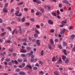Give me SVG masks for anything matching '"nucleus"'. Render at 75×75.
<instances>
[{
    "label": "nucleus",
    "mask_w": 75,
    "mask_h": 75,
    "mask_svg": "<svg viewBox=\"0 0 75 75\" xmlns=\"http://www.w3.org/2000/svg\"><path fill=\"white\" fill-rule=\"evenodd\" d=\"M16 71L17 72H20V69L17 68L16 69Z\"/></svg>",
    "instance_id": "e433bc0d"
},
{
    "label": "nucleus",
    "mask_w": 75,
    "mask_h": 75,
    "mask_svg": "<svg viewBox=\"0 0 75 75\" xmlns=\"http://www.w3.org/2000/svg\"><path fill=\"white\" fill-rule=\"evenodd\" d=\"M31 13H34V10L33 9H31Z\"/></svg>",
    "instance_id": "338daca9"
},
{
    "label": "nucleus",
    "mask_w": 75,
    "mask_h": 75,
    "mask_svg": "<svg viewBox=\"0 0 75 75\" xmlns=\"http://www.w3.org/2000/svg\"><path fill=\"white\" fill-rule=\"evenodd\" d=\"M28 54L29 55V56H30V55H32L33 54V51H31L30 53H28Z\"/></svg>",
    "instance_id": "ddd939ff"
},
{
    "label": "nucleus",
    "mask_w": 75,
    "mask_h": 75,
    "mask_svg": "<svg viewBox=\"0 0 75 75\" xmlns=\"http://www.w3.org/2000/svg\"><path fill=\"white\" fill-rule=\"evenodd\" d=\"M6 43H10V40H8L6 41Z\"/></svg>",
    "instance_id": "0e129e2a"
},
{
    "label": "nucleus",
    "mask_w": 75,
    "mask_h": 75,
    "mask_svg": "<svg viewBox=\"0 0 75 75\" xmlns=\"http://www.w3.org/2000/svg\"><path fill=\"white\" fill-rule=\"evenodd\" d=\"M23 4V2H21V3H20L18 4V6H20V5H22Z\"/></svg>",
    "instance_id": "49530a36"
},
{
    "label": "nucleus",
    "mask_w": 75,
    "mask_h": 75,
    "mask_svg": "<svg viewBox=\"0 0 75 75\" xmlns=\"http://www.w3.org/2000/svg\"><path fill=\"white\" fill-rule=\"evenodd\" d=\"M27 39L25 38L22 39V40L24 42H25V41H27Z\"/></svg>",
    "instance_id": "864d4df0"
},
{
    "label": "nucleus",
    "mask_w": 75,
    "mask_h": 75,
    "mask_svg": "<svg viewBox=\"0 0 75 75\" xmlns=\"http://www.w3.org/2000/svg\"><path fill=\"white\" fill-rule=\"evenodd\" d=\"M65 31H66V29H64L62 30L61 32H60V34H61V35H62V33H63V34H64V33H65Z\"/></svg>",
    "instance_id": "7ed1b4c3"
},
{
    "label": "nucleus",
    "mask_w": 75,
    "mask_h": 75,
    "mask_svg": "<svg viewBox=\"0 0 75 75\" xmlns=\"http://www.w3.org/2000/svg\"><path fill=\"white\" fill-rule=\"evenodd\" d=\"M36 27L37 28H40V26L39 25H36Z\"/></svg>",
    "instance_id": "a19ab883"
},
{
    "label": "nucleus",
    "mask_w": 75,
    "mask_h": 75,
    "mask_svg": "<svg viewBox=\"0 0 75 75\" xmlns=\"http://www.w3.org/2000/svg\"><path fill=\"white\" fill-rule=\"evenodd\" d=\"M62 59H63V61H65L66 59V57H65V56H62Z\"/></svg>",
    "instance_id": "423d86ee"
},
{
    "label": "nucleus",
    "mask_w": 75,
    "mask_h": 75,
    "mask_svg": "<svg viewBox=\"0 0 75 75\" xmlns=\"http://www.w3.org/2000/svg\"><path fill=\"white\" fill-rule=\"evenodd\" d=\"M34 37H36V38H37V37H38V34L37 33H35L34 35Z\"/></svg>",
    "instance_id": "c756f323"
},
{
    "label": "nucleus",
    "mask_w": 75,
    "mask_h": 75,
    "mask_svg": "<svg viewBox=\"0 0 75 75\" xmlns=\"http://www.w3.org/2000/svg\"><path fill=\"white\" fill-rule=\"evenodd\" d=\"M44 52V50H42L41 53V55H42H42H44V52Z\"/></svg>",
    "instance_id": "c85d7f7f"
},
{
    "label": "nucleus",
    "mask_w": 75,
    "mask_h": 75,
    "mask_svg": "<svg viewBox=\"0 0 75 75\" xmlns=\"http://www.w3.org/2000/svg\"><path fill=\"white\" fill-rule=\"evenodd\" d=\"M59 69L60 71H62L63 70V68L62 67H60L59 68Z\"/></svg>",
    "instance_id": "5fc2aeb1"
},
{
    "label": "nucleus",
    "mask_w": 75,
    "mask_h": 75,
    "mask_svg": "<svg viewBox=\"0 0 75 75\" xmlns=\"http://www.w3.org/2000/svg\"><path fill=\"white\" fill-rule=\"evenodd\" d=\"M40 14V13L38 12H36V16H38V15H39Z\"/></svg>",
    "instance_id": "13d9d810"
},
{
    "label": "nucleus",
    "mask_w": 75,
    "mask_h": 75,
    "mask_svg": "<svg viewBox=\"0 0 75 75\" xmlns=\"http://www.w3.org/2000/svg\"><path fill=\"white\" fill-rule=\"evenodd\" d=\"M16 55H17V53H14L13 54V56H14V57H16Z\"/></svg>",
    "instance_id": "e2e57ef3"
},
{
    "label": "nucleus",
    "mask_w": 75,
    "mask_h": 75,
    "mask_svg": "<svg viewBox=\"0 0 75 75\" xmlns=\"http://www.w3.org/2000/svg\"><path fill=\"white\" fill-rule=\"evenodd\" d=\"M50 32L51 33H54V30H52V29H51L50 31Z\"/></svg>",
    "instance_id": "09e8293b"
},
{
    "label": "nucleus",
    "mask_w": 75,
    "mask_h": 75,
    "mask_svg": "<svg viewBox=\"0 0 75 75\" xmlns=\"http://www.w3.org/2000/svg\"><path fill=\"white\" fill-rule=\"evenodd\" d=\"M47 7L48 8V9L49 10H51V6L49 5H48L47 6Z\"/></svg>",
    "instance_id": "58836bf2"
},
{
    "label": "nucleus",
    "mask_w": 75,
    "mask_h": 75,
    "mask_svg": "<svg viewBox=\"0 0 75 75\" xmlns=\"http://www.w3.org/2000/svg\"><path fill=\"white\" fill-rule=\"evenodd\" d=\"M7 6H8V3H7L6 4H5V7H7Z\"/></svg>",
    "instance_id": "3c124183"
},
{
    "label": "nucleus",
    "mask_w": 75,
    "mask_h": 75,
    "mask_svg": "<svg viewBox=\"0 0 75 75\" xmlns=\"http://www.w3.org/2000/svg\"><path fill=\"white\" fill-rule=\"evenodd\" d=\"M57 13L58 15H59V14H60V12H59V10H57Z\"/></svg>",
    "instance_id": "a18cd8bd"
},
{
    "label": "nucleus",
    "mask_w": 75,
    "mask_h": 75,
    "mask_svg": "<svg viewBox=\"0 0 75 75\" xmlns=\"http://www.w3.org/2000/svg\"><path fill=\"white\" fill-rule=\"evenodd\" d=\"M66 23H67V21H66V20L62 21V25H61L60 27H63V26H64V25H65Z\"/></svg>",
    "instance_id": "f257e3e1"
},
{
    "label": "nucleus",
    "mask_w": 75,
    "mask_h": 75,
    "mask_svg": "<svg viewBox=\"0 0 75 75\" xmlns=\"http://www.w3.org/2000/svg\"><path fill=\"white\" fill-rule=\"evenodd\" d=\"M72 28H73L72 26H70L69 27V30H72Z\"/></svg>",
    "instance_id": "052dcab7"
},
{
    "label": "nucleus",
    "mask_w": 75,
    "mask_h": 75,
    "mask_svg": "<svg viewBox=\"0 0 75 75\" xmlns=\"http://www.w3.org/2000/svg\"><path fill=\"white\" fill-rule=\"evenodd\" d=\"M58 47L60 49H61L62 48V47L61 45H58Z\"/></svg>",
    "instance_id": "412c9836"
},
{
    "label": "nucleus",
    "mask_w": 75,
    "mask_h": 75,
    "mask_svg": "<svg viewBox=\"0 0 75 75\" xmlns=\"http://www.w3.org/2000/svg\"><path fill=\"white\" fill-rule=\"evenodd\" d=\"M35 32L37 34H40V32L37 30H35Z\"/></svg>",
    "instance_id": "a211bd4d"
},
{
    "label": "nucleus",
    "mask_w": 75,
    "mask_h": 75,
    "mask_svg": "<svg viewBox=\"0 0 75 75\" xmlns=\"http://www.w3.org/2000/svg\"><path fill=\"white\" fill-rule=\"evenodd\" d=\"M18 20L19 21H21V18H18Z\"/></svg>",
    "instance_id": "680f3d73"
},
{
    "label": "nucleus",
    "mask_w": 75,
    "mask_h": 75,
    "mask_svg": "<svg viewBox=\"0 0 75 75\" xmlns=\"http://www.w3.org/2000/svg\"><path fill=\"white\" fill-rule=\"evenodd\" d=\"M19 13V11H18L15 13V15L16 16H17L18 15Z\"/></svg>",
    "instance_id": "aec40b11"
},
{
    "label": "nucleus",
    "mask_w": 75,
    "mask_h": 75,
    "mask_svg": "<svg viewBox=\"0 0 75 75\" xmlns=\"http://www.w3.org/2000/svg\"><path fill=\"white\" fill-rule=\"evenodd\" d=\"M30 20L31 21H32V22H34V21H35V20L33 18H31Z\"/></svg>",
    "instance_id": "37998d69"
},
{
    "label": "nucleus",
    "mask_w": 75,
    "mask_h": 75,
    "mask_svg": "<svg viewBox=\"0 0 75 75\" xmlns=\"http://www.w3.org/2000/svg\"><path fill=\"white\" fill-rule=\"evenodd\" d=\"M21 56L22 57H26V55L24 54H21Z\"/></svg>",
    "instance_id": "dca6fc26"
},
{
    "label": "nucleus",
    "mask_w": 75,
    "mask_h": 75,
    "mask_svg": "<svg viewBox=\"0 0 75 75\" xmlns=\"http://www.w3.org/2000/svg\"><path fill=\"white\" fill-rule=\"evenodd\" d=\"M48 23L51 25H52V24H53V22H52V21H51V20H49L48 21Z\"/></svg>",
    "instance_id": "39448f33"
},
{
    "label": "nucleus",
    "mask_w": 75,
    "mask_h": 75,
    "mask_svg": "<svg viewBox=\"0 0 75 75\" xmlns=\"http://www.w3.org/2000/svg\"><path fill=\"white\" fill-rule=\"evenodd\" d=\"M33 70L36 71V70H37V67H34L33 68Z\"/></svg>",
    "instance_id": "c9c22d12"
},
{
    "label": "nucleus",
    "mask_w": 75,
    "mask_h": 75,
    "mask_svg": "<svg viewBox=\"0 0 75 75\" xmlns=\"http://www.w3.org/2000/svg\"><path fill=\"white\" fill-rule=\"evenodd\" d=\"M52 14L53 16H54V17L56 16V13L54 12H52Z\"/></svg>",
    "instance_id": "4be33fe9"
},
{
    "label": "nucleus",
    "mask_w": 75,
    "mask_h": 75,
    "mask_svg": "<svg viewBox=\"0 0 75 75\" xmlns=\"http://www.w3.org/2000/svg\"><path fill=\"white\" fill-rule=\"evenodd\" d=\"M36 3H37V4H41V1H36Z\"/></svg>",
    "instance_id": "72a5a7b5"
},
{
    "label": "nucleus",
    "mask_w": 75,
    "mask_h": 75,
    "mask_svg": "<svg viewBox=\"0 0 75 75\" xmlns=\"http://www.w3.org/2000/svg\"><path fill=\"white\" fill-rule=\"evenodd\" d=\"M21 52L22 53H25V52H27V51L25 50L21 49L20 50Z\"/></svg>",
    "instance_id": "20e7f679"
},
{
    "label": "nucleus",
    "mask_w": 75,
    "mask_h": 75,
    "mask_svg": "<svg viewBox=\"0 0 75 75\" xmlns=\"http://www.w3.org/2000/svg\"><path fill=\"white\" fill-rule=\"evenodd\" d=\"M22 16V14L21 13H19L18 15L17 16L18 17H21Z\"/></svg>",
    "instance_id": "603ef678"
},
{
    "label": "nucleus",
    "mask_w": 75,
    "mask_h": 75,
    "mask_svg": "<svg viewBox=\"0 0 75 75\" xmlns=\"http://www.w3.org/2000/svg\"><path fill=\"white\" fill-rule=\"evenodd\" d=\"M24 10L25 11H28V8H24Z\"/></svg>",
    "instance_id": "8fccbe9b"
},
{
    "label": "nucleus",
    "mask_w": 75,
    "mask_h": 75,
    "mask_svg": "<svg viewBox=\"0 0 75 75\" xmlns=\"http://www.w3.org/2000/svg\"><path fill=\"white\" fill-rule=\"evenodd\" d=\"M3 11L4 13H7V10L6 9L4 8L3 10Z\"/></svg>",
    "instance_id": "b1692460"
},
{
    "label": "nucleus",
    "mask_w": 75,
    "mask_h": 75,
    "mask_svg": "<svg viewBox=\"0 0 75 75\" xmlns=\"http://www.w3.org/2000/svg\"><path fill=\"white\" fill-rule=\"evenodd\" d=\"M48 47H49V49H50V50H51V48H52V47L50 45H49Z\"/></svg>",
    "instance_id": "79ce46f5"
},
{
    "label": "nucleus",
    "mask_w": 75,
    "mask_h": 75,
    "mask_svg": "<svg viewBox=\"0 0 75 75\" xmlns=\"http://www.w3.org/2000/svg\"><path fill=\"white\" fill-rule=\"evenodd\" d=\"M67 45V43L66 42H63V47H65V46H66Z\"/></svg>",
    "instance_id": "1a4fd4ad"
},
{
    "label": "nucleus",
    "mask_w": 75,
    "mask_h": 75,
    "mask_svg": "<svg viewBox=\"0 0 75 75\" xmlns=\"http://www.w3.org/2000/svg\"><path fill=\"white\" fill-rule=\"evenodd\" d=\"M9 51H10V52H13L14 51V50H13L12 49H11L9 50Z\"/></svg>",
    "instance_id": "5701e85b"
},
{
    "label": "nucleus",
    "mask_w": 75,
    "mask_h": 75,
    "mask_svg": "<svg viewBox=\"0 0 75 75\" xmlns=\"http://www.w3.org/2000/svg\"><path fill=\"white\" fill-rule=\"evenodd\" d=\"M58 62H59L60 63H61L62 62V60L61 58L59 59Z\"/></svg>",
    "instance_id": "4c0bfd02"
},
{
    "label": "nucleus",
    "mask_w": 75,
    "mask_h": 75,
    "mask_svg": "<svg viewBox=\"0 0 75 75\" xmlns=\"http://www.w3.org/2000/svg\"><path fill=\"white\" fill-rule=\"evenodd\" d=\"M23 68H24V67L25 66V63H23L21 64Z\"/></svg>",
    "instance_id": "473e14b6"
},
{
    "label": "nucleus",
    "mask_w": 75,
    "mask_h": 75,
    "mask_svg": "<svg viewBox=\"0 0 75 75\" xmlns=\"http://www.w3.org/2000/svg\"><path fill=\"white\" fill-rule=\"evenodd\" d=\"M40 10L42 12V13H44V9H42V8L40 7Z\"/></svg>",
    "instance_id": "f8f14e48"
},
{
    "label": "nucleus",
    "mask_w": 75,
    "mask_h": 75,
    "mask_svg": "<svg viewBox=\"0 0 75 75\" xmlns=\"http://www.w3.org/2000/svg\"><path fill=\"white\" fill-rule=\"evenodd\" d=\"M31 48L29 47H27V50L28 51H30L31 50Z\"/></svg>",
    "instance_id": "6ab92c4d"
},
{
    "label": "nucleus",
    "mask_w": 75,
    "mask_h": 75,
    "mask_svg": "<svg viewBox=\"0 0 75 75\" xmlns=\"http://www.w3.org/2000/svg\"><path fill=\"white\" fill-rule=\"evenodd\" d=\"M15 31L16 34H18V31H17V30L16 29L15 30Z\"/></svg>",
    "instance_id": "69168bd1"
},
{
    "label": "nucleus",
    "mask_w": 75,
    "mask_h": 75,
    "mask_svg": "<svg viewBox=\"0 0 75 75\" xmlns=\"http://www.w3.org/2000/svg\"><path fill=\"white\" fill-rule=\"evenodd\" d=\"M69 60L68 59H67L66 61L65 62V64H68V62H69Z\"/></svg>",
    "instance_id": "f3484780"
},
{
    "label": "nucleus",
    "mask_w": 75,
    "mask_h": 75,
    "mask_svg": "<svg viewBox=\"0 0 75 75\" xmlns=\"http://www.w3.org/2000/svg\"><path fill=\"white\" fill-rule=\"evenodd\" d=\"M50 41L51 43L52 44H54V41H53V40L51 39Z\"/></svg>",
    "instance_id": "a878e982"
},
{
    "label": "nucleus",
    "mask_w": 75,
    "mask_h": 75,
    "mask_svg": "<svg viewBox=\"0 0 75 75\" xmlns=\"http://www.w3.org/2000/svg\"><path fill=\"white\" fill-rule=\"evenodd\" d=\"M26 67H28V68H29L30 69H32V67H31V66H30L28 65L26 66Z\"/></svg>",
    "instance_id": "cd10ccee"
},
{
    "label": "nucleus",
    "mask_w": 75,
    "mask_h": 75,
    "mask_svg": "<svg viewBox=\"0 0 75 75\" xmlns=\"http://www.w3.org/2000/svg\"><path fill=\"white\" fill-rule=\"evenodd\" d=\"M6 54V52H4L3 53H1V55H5V54Z\"/></svg>",
    "instance_id": "f704fd0d"
},
{
    "label": "nucleus",
    "mask_w": 75,
    "mask_h": 75,
    "mask_svg": "<svg viewBox=\"0 0 75 75\" xmlns=\"http://www.w3.org/2000/svg\"><path fill=\"white\" fill-rule=\"evenodd\" d=\"M6 34V32H5L4 33H2L1 34V36H4Z\"/></svg>",
    "instance_id": "4468645a"
},
{
    "label": "nucleus",
    "mask_w": 75,
    "mask_h": 75,
    "mask_svg": "<svg viewBox=\"0 0 75 75\" xmlns=\"http://www.w3.org/2000/svg\"><path fill=\"white\" fill-rule=\"evenodd\" d=\"M13 11H14V9L13 8H12L11 10V11L10 12V14H12V13H13Z\"/></svg>",
    "instance_id": "7c9ffc66"
},
{
    "label": "nucleus",
    "mask_w": 75,
    "mask_h": 75,
    "mask_svg": "<svg viewBox=\"0 0 75 75\" xmlns=\"http://www.w3.org/2000/svg\"><path fill=\"white\" fill-rule=\"evenodd\" d=\"M74 37L75 35H73L71 36L70 37L71 38H72V39H74Z\"/></svg>",
    "instance_id": "393cba45"
},
{
    "label": "nucleus",
    "mask_w": 75,
    "mask_h": 75,
    "mask_svg": "<svg viewBox=\"0 0 75 75\" xmlns=\"http://www.w3.org/2000/svg\"><path fill=\"white\" fill-rule=\"evenodd\" d=\"M54 42H58V39H56L54 40Z\"/></svg>",
    "instance_id": "6e6d98bb"
},
{
    "label": "nucleus",
    "mask_w": 75,
    "mask_h": 75,
    "mask_svg": "<svg viewBox=\"0 0 75 75\" xmlns=\"http://www.w3.org/2000/svg\"><path fill=\"white\" fill-rule=\"evenodd\" d=\"M17 61L19 62H21L23 61V60L21 59H18Z\"/></svg>",
    "instance_id": "9b49d317"
},
{
    "label": "nucleus",
    "mask_w": 75,
    "mask_h": 75,
    "mask_svg": "<svg viewBox=\"0 0 75 75\" xmlns=\"http://www.w3.org/2000/svg\"><path fill=\"white\" fill-rule=\"evenodd\" d=\"M52 61L54 62V61H55V57H54L53 58H52Z\"/></svg>",
    "instance_id": "2f4dec72"
},
{
    "label": "nucleus",
    "mask_w": 75,
    "mask_h": 75,
    "mask_svg": "<svg viewBox=\"0 0 75 75\" xmlns=\"http://www.w3.org/2000/svg\"><path fill=\"white\" fill-rule=\"evenodd\" d=\"M7 29H9V30L10 31H12V30H11V28H10V27H8L7 28Z\"/></svg>",
    "instance_id": "ea45409f"
},
{
    "label": "nucleus",
    "mask_w": 75,
    "mask_h": 75,
    "mask_svg": "<svg viewBox=\"0 0 75 75\" xmlns=\"http://www.w3.org/2000/svg\"><path fill=\"white\" fill-rule=\"evenodd\" d=\"M63 52H64V54L66 55H67V50H62Z\"/></svg>",
    "instance_id": "6e6552de"
},
{
    "label": "nucleus",
    "mask_w": 75,
    "mask_h": 75,
    "mask_svg": "<svg viewBox=\"0 0 75 75\" xmlns=\"http://www.w3.org/2000/svg\"><path fill=\"white\" fill-rule=\"evenodd\" d=\"M40 40H38L36 41V44H38V45H40Z\"/></svg>",
    "instance_id": "9d476101"
},
{
    "label": "nucleus",
    "mask_w": 75,
    "mask_h": 75,
    "mask_svg": "<svg viewBox=\"0 0 75 75\" xmlns=\"http://www.w3.org/2000/svg\"><path fill=\"white\" fill-rule=\"evenodd\" d=\"M54 74L55 75H58V73L57 71H55L54 72Z\"/></svg>",
    "instance_id": "2eb2a0df"
},
{
    "label": "nucleus",
    "mask_w": 75,
    "mask_h": 75,
    "mask_svg": "<svg viewBox=\"0 0 75 75\" xmlns=\"http://www.w3.org/2000/svg\"><path fill=\"white\" fill-rule=\"evenodd\" d=\"M19 67L20 68H23V66H22L21 65H19Z\"/></svg>",
    "instance_id": "bf43d9fd"
},
{
    "label": "nucleus",
    "mask_w": 75,
    "mask_h": 75,
    "mask_svg": "<svg viewBox=\"0 0 75 75\" xmlns=\"http://www.w3.org/2000/svg\"><path fill=\"white\" fill-rule=\"evenodd\" d=\"M72 51H75V47H73V49H72Z\"/></svg>",
    "instance_id": "774afa93"
},
{
    "label": "nucleus",
    "mask_w": 75,
    "mask_h": 75,
    "mask_svg": "<svg viewBox=\"0 0 75 75\" xmlns=\"http://www.w3.org/2000/svg\"><path fill=\"white\" fill-rule=\"evenodd\" d=\"M21 21L22 22H24L25 21V17H23L22 19H21Z\"/></svg>",
    "instance_id": "bb28decb"
},
{
    "label": "nucleus",
    "mask_w": 75,
    "mask_h": 75,
    "mask_svg": "<svg viewBox=\"0 0 75 75\" xmlns=\"http://www.w3.org/2000/svg\"><path fill=\"white\" fill-rule=\"evenodd\" d=\"M6 60L7 62H9V61H10V59H6Z\"/></svg>",
    "instance_id": "de8ad7c7"
},
{
    "label": "nucleus",
    "mask_w": 75,
    "mask_h": 75,
    "mask_svg": "<svg viewBox=\"0 0 75 75\" xmlns=\"http://www.w3.org/2000/svg\"><path fill=\"white\" fill-rule=\"evenodd\" d=\"M18 31H19V33H22V31L21 29L20 28V29Z\"/></svg>",
    "instance_id": "c03bdc74"
},
{
    "label": "nucleus",
    "mask_w": 75,
    "mask_h": 75,
    "mask_svg": "<svg viewBox=\"0 0 75 75\" xmlns=\"http://www.w3.org/2000/svg\"><path fill=\"white\" fill-rule=\"evenodd\" d=\"M19 74L20 75H25V73L23 71L20 72Z\"/></svg>",
    "instance_id": "0eeeda50"
},
{
    "label": "nucleus",
    "mask_w": 75,
    "mask_h": 75,
    "mask_svg": "<svg viewBox=\"0 0 75 75\" xmlns=\"http://www.w3.org/2000/svg\"><path fill=\"white\" fill-rule=\"evenodd\" d=\"M35 66H36V67H39V64H38V63H37L35 64Z\"/></svg>",
    "instance_id": "4d7b16f0"
},
{
    "label": "nucleus",
    "mask_w": 75,
    "mask_h": 75,
    "mask_svg": "<svg viewBox=\"0 0 75 75\" xmlns=\"http://www.w3.org/2000/svg\"><path fill=\"white\" fill-rule=\"evenodd\" d=\"M62 3H65L67 4H68L69 6H71V4L69 3H68V1H62Z\"/></svg>",
    "instance_id": "f03ea898"
}]
</instances>
